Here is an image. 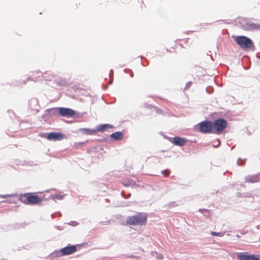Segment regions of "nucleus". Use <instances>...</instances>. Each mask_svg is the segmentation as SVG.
<instances>
[{"label": "nucleus", "mask_w": 260, "mask_h": 260, "mask_svg": "<svg viewBox=\"0 0 260 260\" xmlns=\"http://www.w3.org/2000/svg\"><path fill=\"white\" fill-rule=\"evenodd\" d=\"M148 216L146 213L139 212L133 216H128L126 223L132 225H144L147 222Z\"/></svg>", "instance_id": "nucleus-1"}, {"label": "nucleus", "mask_w": 260, "mask_h": 260, "mask_svg": "<svg viewBox=\"0 0 260 260\" xmlns=\"http://www.w3.org/2000/svg\"><path fill=\"white\" fill-rule=\"evenodd\" d=\"M21 200L25 204L35 205L40 204L43 201V198L37 195L26 193L22 196Z\"/></svg>", "instance_id": "nucleus-2"}, {"label": "nucleus", "mask_w": 260, "mask_h": 260, "mask_svg": "<svg viewBox=\"0 0 260 260\" xmlns=\"http://www.w3.org/2000/svg\"><path fill=\"white\" fill-rule=\"evenodd\" d=\"M235 41L243 49L250 48L253 45L252 41L249 38L245 36H242L236 37L235 39Z\"/></svg>", "instance_id": "nucleus-3"}, {"label": "nucleus", "mask_w": 260, "mask_h": 260, "mask_svg": "<svg viewBox=\"0 0 260 260\" xmlns=\"http://www.w3.org/2000/svg\"><path fill=\"white\" fill-rule=\"evenodd\" d=\"M53 113H57L59 115L63 117H73L75 115V112L70 108H55L50 109Z\"/></svg>", "instance_id": "nucleus-4"}, {"label": "nucleus", "mask_w": 260, "mask_h": 260, "mask_svg": "<svg viewBox=\"0 0 260 260\" xmlns=\"http://www.w3.org/2000/svg\"><path fill=\"white\" fill-rule=\"evenodd\" d=\"M213 123L214 130L213 133L220 134L226 127L227 122L225 120L219 118L214 121Z\"/></svg>", "instance_id": "nucleus-5"}, {"label": "nucleus", "mask_w": 260, "mask_h": 260, "mask_svg": "<svg viewBox=\"0 0 260 260\" xmlns=\"http://www.w3.org/2000/svg\"><path fill=\"white\" fill-rule=\"evenodd\" d=\"M198 126L200 131L203 133H209L213 128V123L210 121H204L200 122Z\"/></svg>", "instance_id": "nucleus-6"}, {"label": "nucleus", "mask_w": 260, "mask_h": 260, "mask_svg": "<svg viewBox=\"0 0 260 260\" xmlns=\"http://www.w3.org/2000/svg\"><path fill=\"white\" fill-rule=\"evenodd\" d=\"M76 251V246L71 245L61 248L60 250L56 252V254L58 256H62L73 254Z\"/></svg>", "instance_id": "nucleus-7"}, {"label": "nucleus", "mask_w": 260, "mask_h": 260, "mask_svg": "<svg viewBox=\"0 0 260 260\" xmlns=\"http://www.w3.org/2000/svg\"><path fill=\"white\" fill-rule=\"evenodd\" d=\"M239 260H259L257 255L249 254L247 252H240L238 254Z\"/></svg>", "instance_id": "nucleus-8"}, {"label": "nucleus", "mask_w": 260, "mask_h": 260, "mask_svg": "<svg viewBox=\"0 0 260 260\" xmlns=\"http://www.w3.org/2000/svg\"><path fill=\"white\" fill-rule=\"evenodd\" d=\"M47 138L50 141H59L63 139V135L59 133H50L48 134Z\"/></svg>", "instance_id": "nucleus-9"}, {"label": "nucleus", "mask_w": 260, "mask_h": 260, "mask_svg": "<svg viewBox=\"0 0 260 260\" xmlns=\"http://www.w3.org/2000/svg\"><path fill=\"white\" fill-rule=\"evenodd\" d=\"M187 142V140L185 138L176 137L173 138L172 143L175 145L179 146H184Z\"/></svg>", "instance_id": "nucleus-10"}, {"label": "nucleus", "mask_w": 260, "mask_h": 260, "mask_svg": "<svg viewBox=\"0 0 260 260\" xmlns=\"http://www.w3.org/2000/svg\"><path fill=\"white\" fill-rule=\"evenodd\" d=\"M245 182L254 183L259 182V176L257 175H248L245 177Z\"/></svg>", "instance_id": "nucleus-11"}, {"label": "nucleus", "mask_w": 260, "mask_h": 260, "mask_svg": "<svg viewBox=\"0 0 260 260\" xmlns=\"http://www.w3.org/2000/svg\"><path fill=\"white\" fill-rule=\"evenodd\" d=\"M79 131L82 134L86 135H94L96 134L95 129L81 128L79 129Z\"/></svg>", "instance_id": "nucleus-12"}, {"label": "nucleus", "mask_w": 260, "mask_h": 260, "mask_svg": "<svg viewBox=\"0 0 260 260\" xmlns=\"http://www.w3.org/2000/svg\"><path fill=\"white\" fill-rule=\"evenodd\" d=\"M113 126L109 124H101L99 125L96 127V128L95 129L96 133L101 132H103L105 131L106 129L108 128H111Z\"/></svg>", "instance_id": "nucleus-13"}, {"label": "nucleus", "mask_w": 260, "mask_h": 260, "mask_svg": "<svg viewBox=\"0 0 260 260\" xmlns=\"http://www.w3.org/2000/svg\"><path fill=\"white\" fill-rule=\"evenodd\" d=\"M111 137L115 140H120L123 138V136L121 132H117L111 134Z\"/></svg>", "instance_id": "nucleus-14"}, {"label": "nucleus", "mask_w": 260, "mask_h": 260, "mask_svg": "<svg viewBox=\"0 0 260 260\" xmlns=\"http://www.w3.org/2000/svg\"><path fill=\"white\" fill-rule=\"evenodd\" d=\"M250 27L252 29L260 30V24H259L251 23V24H250Z\"/></svg>", "instance_id": "nucleus-15"}, {"label": "nucleus", "mask_w": 260, "mask_h": 260, "mask_svg": "<svg viewBox=\"0 0 260 260\" xmlns=\"http://www.w3.org/2000/svg\"><path fill=\"white\" fill-rule=\"evenodd\" d=\"M211 234L213 236H218V237H222L224 235V233H217V232H212L211 233Z\"/></svg>", "instance_id": "nucleus-16"}, {"label": "nucleus", "mask_w": 260, "mask_h": 260, "mask_svg": "<svg viewBox=\"0 0 260 260\" xmlns=\"http://www.w3.org/2000/svg\"><path fill=\"white\" fill-rule=\"evenodd\" d=\"M170 173V170H166L165 171H162V174H163V175L165 177H168L169 176V174Z\"/></svg>", "instance_id": "nucleus-17"}, {"label": "nucleus", "mask_w": 260, "mask_h": 260, "mask_svg": "<svg viewBox=\"0 0 260 260\" xmlns=\"http://www.w3.org/2000/svg\"><path fill=\"white\" fill-rule=\"evenodd\" d=\"M156 255V257L158 259H162L164 258V256L161 253H158L157 252H155Z\"/></svg>", "instance_id": "nucleus-18"}, {"label": "nucleus", "mask_w": 260, "mask_h": 260, "mask_svg": "<svg viewBox=\"0 0 260 260\" xmlns=\"http://www.w3.org/2000/svg\"><path fill=\"white\" fill-rule=\"evenodd\" d=\"M11 196H12V195H10V194L2 195V194H0V198H3V199L8 198L10 197Z\"/></svg>", "instance_id": "nucleus-19"}, {"label": "nucleus", "mask_w": 260, "mask_h": 260, "mask_svg": "<svg viewBox=\"0 0 260 260\" xmlns=\"http://www.w3.org/2000/svg\"><path fill=\"white\" fill-rule=\"evenodd\" d=\"M202 209H200V212H202Z\"/></svg>", "instance_id": "nucleus-20"}]
</instances>
